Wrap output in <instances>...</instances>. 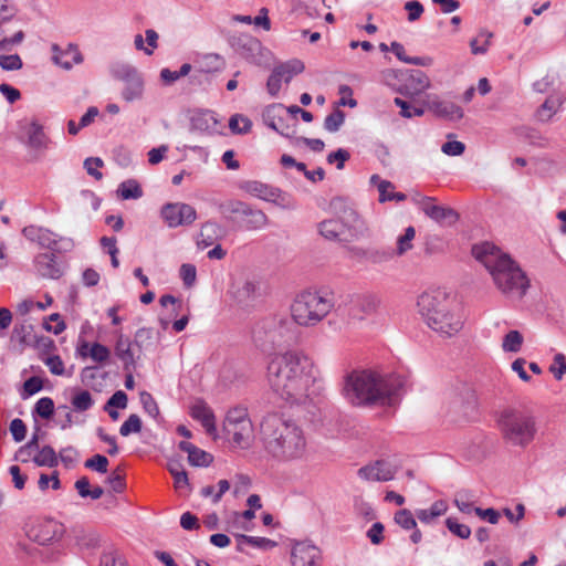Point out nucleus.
I'll return each mask as SVG.
<instances>
[{
  "label": "nucleus",
  "instance_id": "1",
  "mask_svg": "<svg viewBox=\"0 0 566 566\" xmlns=\"http://www.w3.org/2000/svg\"><path fill=\"white\" fill-rule=\"evenodd\" d=\"M312 360L302 350L275 354L268 365L271 388L289 403H304L314 384Z\"/></svg>",
  "mask_w": 566,
  "mask_h": 566
},
{
  "label": "nucleus",
  "instance_id": "2",
  "mask_svg": "<svg viewBox=\"0 0 566 566\" xmlns=\"http://www.w3.org/2000/svg\"><path fill=\"white\" fill-rule=\"evenodd\" d=\"M405 379L400 375H380L371 370H353L344 377L342 394L356 407L394 406Z\"/></svg>",
  "mask_w": 566,
  "mask_h": 566
},
{
  "label": "nucleus",
  "instance_id": "3",
  "mask_svg": "<svg viewBox=\"0 0 566 566\" xmlns=\"http://www.w3.org/2000/svg\"><path fill=\"white\" fill-rule=\"evenodd\" d=\"M259 434L264 452L276 462L303 460L307 453V439L303 428L279 413L272 412L263 417Z\"/></svg>",
  "mask_w": 566,
  "mask_h": 566
},
{
  "label": "nucleus",
  "instance_id": "4",
  "mask_svg": "<svg viewBox=\"0 0 566 566\" xmlns=\"http://www.w3.org/2000/svg\"><path fill=\"white\" fill-rule=\"evenodd\" d=\"M473 256L483 263L497 289L509 297L522 298L530 281L520 265L493 243L483 242L472 248Z\"/></svg>",
  "mask_w": 566,
  "mask_h": 566
},
{
  "label": "nucleus",
  "instance_id": "5",
  "mask_svg": "<svg viewBox=\"0 0 566 566\" xmlns=\"http://www.w3.org/2000/svg\"><path fill=\"white\" fill-rule=\"evenodd\" d=\"M417 305L427 325L441 336L452 337L463 328L460 308L446 293H423Z\"/></svg>",
  "mask_w": 566,
  "mask_h": 566
},
{
  "label": "nucleus",
  "instance_id": "6",
  "mask_svg": "<svg viewBox=\"0 0 566 566\" xmlns=\"http://www.w3.org/2000/svg\"><path fill=\"white\" fill-rule=\"evenodd\" d=\"M335 306L334 294L326 290L304 291L291 305V315L295 324L311 327L322 322Z\"/></svg>",
  "mask_w": 566,
  "mask_h": 566
},
{
  "label": "nucleus",
  "instance_id": "7",
  "mask_svg": "<svg viewBox=\"0 0 566 566\" xmlns=\"http://www.w3.org/2000/svg\"><path fill=\"white\" fill-rule=\"evenodd\" d=\"M295 323L287 316L262 319L253 331V342L263 353H273L295 340Z\"/></svg>",
  "mask_w": 566,
  "mask_h": 566
},
{
  "label": "nucleus",
  "instance_id": "8",
  "mask_svg": "<svg viewBox=\"0 0 566 566\" xmlns=\"http://www.w3.org/2000/svg\"><path fill=\"white\" fill-rule=\"evenodd\" d=\"M497 424L504 441L514 447H527L536 433L534 417L528 411L516 408L501 411Z\"/></svg>",
  "mask_w": 566,
  "mask_h": 566
},
{
  "label": "nucleus",
  "instance_id": "9",
  "mask_svg": "<svg viewBox=\"0 0 566 566\" xmlns=\"http://www.w3.org/2000/svg\"><path fill=\"white\" fill-rule=\"evenodd\" d=\"M223 430L231 437L232 443L241 449H248L253 440V424L249 417L248 409L237 406L228 410Z\"/></svg>",
  "mask_w": 566,
  "mask_h": 566
},
{
  "label": "nucleus",
  "instance_id": "10",
  "mask_svg": "<svg viewBox=\"0 0 566 566\" xmlns=\"http://www.w3.org/2000/svg\"><path fill=\"white\" fill-rule=\"evenodd\" d=\"M329 206L334 214L340 219L345 234L348 233L350 239L368 235L369 229L365 220L345 199L334 198Z\"/></svg>",
  "mask_w": 566,
  "mask_h": 566
},
{
  "label": "nucleus",
  "instance_id": "11",
  "mask_svg": "<svg viewBox=\"0 0 566 566\" xmlns=\"http://www.w3.org/2000/svg\"><path fill=\"white\" fill-rule=\"evenodd\" d=\"M22 235L30 242L38 243L41 248L53 252L69 251L73 247L70 239L59 238L51 230L34 224L27 226L22 229Z\"/></svg>",
  "mask_w": 566,
  "mask_h": 566
},
{
  "label": "nucleus",
  "instance_id": "12",
  "mask_svg": "<svg viewBox=\"0 0 566 566\" xmlns=\"http://www.w3.org/2000/svg\"><path fill=\"white\" fill-rule=\"evenodd\" d=\"M65 532L64 525L54 520H44L32 524L25 530L30 541L40 545H49L62 538Z\"/></svg>",
  "mask_w": 566,
  "mask_h": 566
},
{
  "label": "nucleus",
  "instance_id": "13",
  "mask_svg": "<svg viewBox=\"0 0 566 566\" xmlns=\"http://www.w3.org/2000/svg\"><path fill=\"white\" fill-rule=\"evenodd\" d=\"M227 210L232 213L244 218L242 227L249 231L263 229L269 223L268 216L260 209H255L247 202L240 200H232L227 203Z\"/></svg>",
  "mask_w": 566,
  "mask_h": 566
},
{
  "label": "nucleus",
  "instance_id": "14",
  "mask_svg": "<svg viewBox=\"0 0 566 566\" xmlns=\"http://www.w3.org/2000/svg\"><path fill=\"white\" fill-rule=\"evenodd\" d=\"M400 465L390 459H380L358 470L359 478L366 481L387 482L395 478Z\"/></svg>",
  "mask_w": 566,
  "mask_h": 566
},
{
  "label": "nucleus",
  "instance_id": "15",
  "mask_svg": "<svg viewBox=\"0 0 566 566\" xmlns=\"http://www.w3.org/2000/svg\"><path fill=\"white\" fill-rule=\"evenodd\" d=\"M160 214L170 228L191 224L197 218L195 208L182 202L166 203Z\"/></svg>",
  "mask_w": 566,
  "mask_h": 566
},
{
  "label": "nucleus",
  "instance_id": "16",
  "mask_svg": "<svg viewBox=\"0 0 566 566\" xmlns=\"http://www.w3.org/2000/svg\"><path fill=\"white\" fill-rule=\"evenodd\" d=\"M381 304L379 295L367 292L353 295L348 308V315L354 319H364L377 312Z\"/></svg>",
  "mask_w": 566,
  "mask_h": 566
},
{
  "label": "nucleus",
  "instance_id": "17",
  "mask_svg": "<svg viewBox=\"0 0 566 566\" xmlns=\"http://www.w3.org/2000/svg\"><path fill=\"white\" fill-rule=\"evenodd\" d=\"M293 566H319L322 554L310 541H296L291 552Z\"/></svg>",
  "mask_w": 566,
  "mask_h": 566
},
{
  "label": "nucleus",
  "instance_id": "18",
  "mask_svg": "<svg viewBox=\"0 0 566 566\" xmlns=\"http://www.w3.org/2000/svg\"><path fill=\"white\" fill-rule=\"evenodd\" d=\"M285 107L281 103H274L266 106L262 113L264 124L279 133L280 135L291 138L295 129L291 128L284 120Z\"/></svg>",
  "mask_w": 566,
  "mask_h": 566
},
{
  "label": "nucleus",
  "instance_id": "19",
  "mask_svg": "<svg viewBox=\"0 0 566 566\" xmlns=\"http://www.w3.org/2000/svg\"><path fill=\"white\" fill-rule=\"evenodd\" d=\"M117 76L125 82L122 96L126 102H133L142 97L144 81L135 67L125 65L117 72Z\"/></svg>",
  "mask_w": 566,
  "mask_h": 566
},
{
  "label": "nucleus",
  "instance_id": "20",
  "mask_svg": "<svg viewBox=\"0 0 566 566\" xmlns=\"http://www.w3.org/2000/svg\"><path fill=\"white\" fill-rule=\"evenodd\" d=\"M420 208L423 213L440 224L451 226L459 219L455 210L449 207H443L434 203V198L424 197L420 202Z\"/></svg>",
  "mask_w": 566,
  "mask_h": 566
},
{
  "label": "nucleus",
  "instance_id": "21",
  "mask_svg": "<svg viewBox=\"0 0 566 566\" xmlns=\"http://www.w3.org/2000/svg\"><path fill=\"white\" fill-rule=\"evenodd\" d=\"M190 130L205 135L222 134V126L212 111H201L196 113L190 119Z\"/></svg>",
  "mask_w": 566,
  "mask_h": 566
},
{
  "label": "nucleus",
  "instance_id": "22",
  "mask_svg": "<svg viewBox=\"0 0 566 566\" xmlns=\"http://www.w3.org/2000/svg\"><path fill=\"white\" fill-rule=\"evenodd\" d=\"M426 107L441 118L455 120L463 117V111L460 106L453 102L440 99L439 97L429 98L426 102Z\"/></svg>",
  "mask_w": 566,
  "mask_h": 566
},
{
  "label": "nucleus",
  "instance_id": "23",
  "mask_svg": "<svg viewBox=\"0 0 566 566\" xmlns=\"http://www.w3.org/2000/svg\"><path fill=\"white\" fill-rule=\"evenodd\" d=\"M34 266L38 274L44 279L57 280L62 276L53 251L52 253H39L34 258Z\"/></svg>",
  "mask_w": 566,
  "mask_h": 566
},
{
  "label": "nucleus",
  "instance_id": "24",
  "mask_svg": "<svg viewBox=\"0 0 566 566\" xmlns=\"http://www.w3.org/2000/svg\"><path fill=\"white\" fill-rule=\"evenodd\" d=\"M52 52L53 62L65 70H70L73 64H78L83 61L81 52L73 44H69L65 50H62L57 44H53Z\"/></svg>",
  "mask_w": 566,
  "mask_h": 566
},
{
  "label": "nucleus",
  "instance_id": "25",
  "mask_svg": "<svg viewBox=\"0 0 566 566\" xmlns=\"http://www.w3.org/2000/svg\"><path fill=\"white\" fill-rule=\"evenodd\" d=\"M190 416L202 424L208 434H216V417L211 408L203 400H198L192 405Z\"/></svg>",
  "mask_w": 566,
  "mask_h": 566
},
{
  "label": "nucleus",
  "instance_id": "26",
  "mask_svg": "<svg viewBox=\"0 0 566 566\" xmlns=\"http://www.w3.org/2000/svg\"><path fill=\"white\" fill-rule=\"evenodd\" d=\"M318 233L328 241H348L349 239L343 238L345 234L342 221L338 217L325 219L317 223Z\"/></svg>",
  "mask_w": 566,
  "mask_h": 566
},
{
  "label": "nucleus",
  "instance_id": "27",
  "mask_svg": "<svg viewBox=\"0 0 566 566\" xmlns=\"http://www.w3.org/2000/svg\"><path fill=\"white\" fill-rule=\"evenodd\" d=\"M223 234L224 230L219 223L207 221L201 226L197 244L200 249H206L220 240Z\"/></svg>",
  "mask_w": 566,
  "mask_h": 566
},
{
  "label": "nucleus",
  "instance_id": "28",
  "mask_svg": "<svg viewBox=\"0 0 566 566\" xmlns=\"http://www.w3.org/2000/svg\"><path fill=\"white\" fill-rule=\"evenodd\" d=\"M240 188L265 201H274L280 192L279 189L256 180L244 181Z\"/></svg>",
  "mask_w": 566,
  "mask_h": 566
},
{
  "label": "nucleus",
  "instance_id": "29",
  "mask_svg": "<svg viewBox=\"0 0 566 566\" xmlns=\"http://www.w3.org/2000/svg\"><path fill=\"white\" fill-rule=\"evenodd\" d=\"M27 145L35 150H44L48 148L50 139L43 130V126L36 120L31 122L27 128Z\"/></svg>",
  "mask_w": 566,
  "mask_h": 566
},
{
  "label": "nucleus",
  "instance_id": "30",
  "mask_svg": "<svg viewBox=\"0 0 566 566\" xmlns=\"http://www.w3.org/2000/svg\"><path fill=\"white\" fill-rule=\"evenodd\" d=\"M453 408L468 416L476 407V397L474 390L463 385L460 392L452 401Z\"/></svg>",
  "mask_w": 566,
  "mask_h": 566
},
{
  "label": "nucleus",
  "instance_id": "31",
  "mask_svg": "<svg viewBox=\"0 0 566 566\" xmlns=\"http://www.w3.org/2000/svg\"><path fill=\"white\" fill-rule=\"evenodd\" d=\"M133 344L134 342L132 343L129 338L123 335H120L116 342L115 354L123 361L125 370H130L135 367V357L132 350Z\"/></svg>",
  "mask_w": 566,
  "mask_h": 566
},
{
  "label": "nucleus",
  "instance_id": "32",
  "mask_svg": "<svg viewBox=\"0 0 566 566\" xmlns=\"http://www.w3.org/2000/svg\"><path fill=\"white\" fill-rule=\"evenodd\" d=\"M235 537L238 542L237 549L239 552H243V545H250L260 549H271L277 545L275 541L266 537H254L245 534H238Z\"/></svg>",
  "mask_w": 566,
  "mask_h": 566
},
{
  "label": "nucleus",
  "instance_id": "33",
  "mask_svg": "<svg viewBox=\"0 0 566 566\" xmlns=\"http://www.w3.org/2000/svg\"><path fill=\"white\" fill-rule=\"evenodd\" d=\"M305 69L301 60L294 59L275 66V70L281 74L282 80L289 83L293 76L302 73Z\"/></svg>",
  "mask_w": 566,
  "mask_h": 566
},
{
  "label": "nucleus",
  "instance_id": "34",
  "mask_svg": "<svg viewBox=\"0 0 566 566\" xmlns=\"http://www.w3.org/2000/svg\"><path fill=\"white\" fill-rule=\"evenodd\" d=\"M33 462L38 467L54 468L59 464V458L51 446H44L33 457Z\"/></svg>",
  "mask_w": 566,
  "mask_h": 566
},
{
  "label": "nucleus",
  "instance_id": "35",
  "mask_svg": "<svg viewBox=\"0 0 566 566\" xmlns=\"http://www.w3.org/2000/svg\"><path fill=\"white\" fill-rule=\"evenodd\" d=\"M167 469L174 478L176 489H182L189 485L188 474L178 460H169Z\"/></svg>",
  "mask_w": 566,
  "mask_h": 566
},
{
  "label": "nucleus",
  "instance_id": "36",
  "mask_svg": "<svg viewBox=\"0 0 566 566\" xmlns=\"http://www.w3.org/2000/svg\"><path fill=\"white\" fill-rule=\"evenodd\" d=\"M562 106V101L559 97L549 96L546 98V101L542 104V106L537 109V118L541 122H548L554 114L558 112V109Z\"/></svg>",
  "mask_w": 566,
  "mask_h": 566
},
{
  "label": "nucleus",
  "instance_id": "37",
  "mask_svg": "<svg viewBox=\"0 0 566 566\" xmlns=\"http://www.w3.org/2000/svg\"><path fill=\"white\" fill-rule=\"evenodd\" d=\"M118 193L124 200L139 199L143 196V190L136 180L128 179L119 185Z\"/></svg>",
  "mask_w": 566,
  "mask_h": 566
},
{
  "label": "nucleus",
  "instance_id": "38",
  "mask_svg": "<svg viewBox=\"0 0 566 566\" xmlns=\"http://www.w3.org/2000/svg\"><path fill=\"white\" fill-rule=\"evenodd\" d=\"M71 403L74 410L83 412L93 407L94 400L90 391L78 390L73 395Z\"/></svg>",
  "mask_w": 566,
  "mask_h": 566
},
{
  "label": "nucleus",
  "instance_id": "39",
  "mask_svg": "<svg viewBox=\"0 0 566 566\" xmlns=\"http://www.w3.org/2000/svg\"><path fill=\"white\" fill-rule=\"evenodd\" d=\"M523 336L518 331H510L503 338L502 348L506 353H517L521 350Z\"/></svg>",
  "mask_w": 566,
  "mask_h": 566
},
{
  "label": "nucleus",
  "instance_id": "40",
  "mask_svg": "<svg viewBox=\"0 0 566 566\" xmlns=\"http://www.w3.org/2000/svg\"><path fill=\"white\" fill-rule=\"evenodd\" d=\"M251 127L252 122L241 114H234L229 119V128L233 134H247Z\"/></svg>",
  "mask_w": 566,
  "mask_h": 566
},
{
  "label": "nucleus",
  "instance_id": "41",
  "mask_svg": "<svg viewBox=\"0 0 566 566\" xmlns=\"http://www.w3.org/2000/svg\"><path fill=\"white\" fill-rule=\"evenodd\" d=\"M416 230L413 227H408L405 230V234L397 239L396 254L401 256L412 249V240L415 239Z\"/></svg>",
  "mask_w": 566,
  "mask_h": 566
},
{
  "label": "nucleus",
  "instance_id": "42",
  "mask_svg": "<svg viewBox=\"0 0 566 566\" xmlns=\"http://www.w3.org/2000/svg\"><path fill=\"white\" fill-rule=\"evenodd\" d=\"M345 122V113L339 108H335L329 115L325 117L324 128L329 133L339 130Z\"/></svg>",
  "mask_w": 566,
  "mask_h": 566
},
{
  "label": "nucleus",
  "instance_id": "43",
  "mask_svg": "<svg viewBox=\"0 0 566 566\" xmlns=\"http://www.w3.org/2000/svg\"><path fill=\"white\" fill-rule=\"evenodd\" d=\"M33 327L29 324L15 325L12 331V338L22 345H31L33 339Z\"/></svg>",
  "mask_w": 566,
  "mask_h": 566
},
{
  "label": "nucleus",
  "instance_id": "44",
  "mask_svg": "<svg viewBox=\"0 0 566 566\" xmlns=\"http://www.w3.org/2000/svg\"><path fill=\"white\" fill-rule=\"evenodd\" d=\"M142 419L138 415L132 413L120 426L119 433L123 437H128L132 433H139L142 431Z\"/></svg>",
  "mask_w": 566,
  "mask_h": 566
},
{
  "label": "nucleus",
  "instance_id": "45",
  "mask_svg": "<svg viewBox=\"0 0 566 566\" xmlns=\"http://www.w3.org/2000/svg\"><path fill=\"white\" fill-rule=\"evenodd\" d=\"M394 188H395V186L392 182L380 181V184L378 185L379 201L380 202L391 201V200L405 201L407 199V196L402 192L391 191L390 195H386V189H394Z\"/></svg>",
  "mask_w": 566,
  "mask_h": 566
},
{
  "label": "nucleus",
  "instance_id": "46",
  "mask_svg": "<svg viewBox=\"0 0 566 566\" xmlns=\"http://www.w3.org/2000/svg\"><path fill=\"white\" fill-rule=\"evenodd\" d=\"M188 461L192 467H208L212 463L213 457L212 454L196 448L188 455Z\"/></svg>",
  "mask_w": 566,
  "mask_h": 566
},
{
  "label": "nucleus",
  "instance_id": "47",
  "mask_svg": "<svg viewBox=\"0 0 566 566\" xmlns=\"http://www.w3.org/2000/svg\"><path fill=\"white\" fill-rule=\"evenodd\" d=\"M34 412L43 419H50L54 413V401L50 397L39 399Z\"/></svg>",
  "mask_w": 566,
  "mask_h": 566
},
{
  "label": "nucleus",
  "instance_id": "48",
  "mask_svg": "<svg viewBox=\"0 0 566 566\" xmlns=\"http://www.w3.org/2000/svg\"><path fill=\"white\" fill-rule=\"evenodd\" d=\"M491 36L492 33L481 32L478 38L472 39L470 41L471 52L475 55L486 53Z\"/></svg>",
  "mask_w": 566,
  "mask_h": 566
},
{
  "label": "nucleus",
  "instance_id": "49",
  "mask_svg": "<svg viewBox=\"0 0 566 566\" xmlns=\"http://www.w3.org/2000/svg\"><path fill=\"white\" fill-rule=\"evenodd\" d=\"M446 525L448 527V530L455 536L462 538V539H467L470 537L471 535V528L465 525V524H461L459 523L455 518L453 517H448L446 520Z\"/></svg>",
  "mask_w": 566,
  "mask_h": 566
},
{
  "label": "nucleus",
  "instance_id": "50",
  "mask_svg": "<svg viewBox=\"0 0 566 566\" xmlns=\"http://www.w3.org/2000/svg\"><path fill=\"white\" fill-rule=\"evenodd\" d=\"M395 522L405 530H412L417 526L412 513L407 509H402L395 514Z\"/></svg>",
  "mask_w": 566,
  "mask_h": 566
},
{
  "label": "nucleus",
  "instance_id": "51",
  "mask_svg": "<svg viewBox=\"0 0 566 566\" xmlns=\"http://www.w3.org/2000/svg\"><path fill=\"white\" fill-rule=\"evenodd\" d=\"M85 468L94 470L98 473H106L108 467V459L102 454H95L87 459L84 463Z\"/></svg>",
  "mask_w": 566,
  "mask_h": 566
},
{
  "label": "nucleus",
  "instance_id": "52",
  "mask_svg": "<svg viewBox=\"0 0 566 566\" xmlns=\"http://www.w3.org/2000/svg\"><path fill=\"white\" fill-rule=\"evenodd\" d=\"M140 402L145 412H147L150 417L157 418L159 416L158 405L149 392H140Z\"/></svg>",
  "mask_w": 566,
  "mask_h": 566
},
{
  "label": "nucleus",
  "instance_id": "53",
  "mask_svg": "<svg viewBox=\"0 0 566 566\" xmlns=\"http://www.w3.org/2000/svg\"><path fill=\"white\" fill-rule=\"evenodd\" d=\"M103 165L104 163L99 157H90L84 160V168L87 174L96 180H101L103 178V174L98 170Z\"/></svg>",
  "mask_w": 566,
  "mask_h": 566
},
{
  "label": "nucleus",
  "instance_id": "54",
  "mask_svg": "<svg viewBox=\"0 0 566 566\" xmlns=\"http://www.w3.org/2000/svg\"><path fill=\"white\" fill-rule=\"evenodd\" d=\"M180 277L184 282V285L187 287H191L197 279V269L193 264L185 263L180 266Z\"/></svg>",
  "mask_w": 566,
  "mask_h": 566
},
{
  "label": "nucleus",
  "instance_id": "55",
  "mask_svg": "<svg viewBox=\"0 0 566 566\" xmlns=\"http://www.w3.org/2000/svg\"><path fill=\"white\" fill-rule=\"evenodd\" d=\"M549 370L557 380H560L566 373V356L562 353L556 354Z\"/></svg>",
  "mask_w": 566,
  "mask_h": 566
},
{
  "label": "nucleus",
  "instance_id": "56",
  "mask_svg": "<svg viewBox=\"0 0 566 566\" xmlns=\"http://www.w3.org/2000/svg\"><path fill=\"white\" fill-rule=\"evenodd\" d=\"M128 398L123 390L115 391L104 406V410L108 408L125 409L127 407Z\"/></svg>",
  "mask_w": 566,
  "mask_h": 566
},
{
  "label": "nucleus",
  "instance_id": "57",
  "mask_svg": "<svg viewBox=\"0 0 566 566\" xmlns=\"http://www.w3.org/2000/svg\"><path fill=\"white\" fill-rule=\"evenodd\" d=\"M22 65V60L18 54L0 55V66L4 71H17Z\"/></svg>",
  "mask_w": 566,
  "mask_h": 566
},
{
  "label": "nucleus",
  "instance_id": "58",
  "mask_svg": "<svg viewBox=\"0 0 566 566\" xmlns=\"http://www.w3.org/2000/svg\"><path fill=\"white\" fill-rule=\"evenodd\" d=\"M349 158H350V154L348 150L338 148L336 151L328 154L327 163L328 164L336 163V168L340 170L344 168L345 161H347Z\"/></svg>",
  "mask_w": 566,
  "mask_h": 566
},
{
  "label": "nucleus",
  "instance_id": "59",
  "mask_svg": "<svg viewBox=\"0 0 566 566\" xmlns=\"http://www.w3.org/2000/svg\"><path fill=\"white\" fill-rule=\"evenodd\" d=\"M10 432L14 441L21 442L27 436V426L21 419L15 418L10 423Z\"/></svg>",
  "mask_w": 566,
  "mask_h": 566
},
{
  "label": "nucleus",
  "instance_id": "60",
  "mask_svg": "<svg viewBox=\"0 0 566 566\" xmlns=\"http://www.w3.org/2000/svg\"><path fill=\"white\" fill-rule=\"evenodd\" d=\"M91 358L96 363H104L109 357V349L99 343H94L90 350Z\"/></svg>",
  "mask_w": 566,
  "mask_h": 566
},
{
  "label": "nucleus",
  "instance_id": "61",
  "mask_svg": "<svg viewBox=\"0 0 566 566\" xmlns=\"http://www.w3.org/2000/svg\"><path fill=\"white\" fill-rule=\"evenodd\" d=\"M42 388H43L42 379L38 376H32L24 381L23 391H24L25 396L24 395H22V396H23V398H25L28 396H32V395L39 392Z\"/></svg>",
  "mask_w": 566,
  "mask_h": 566
},
{
  "label": "nucleus",
  "instance_id": "62",
  "mask_svg": "<svg viewBox=\"0 0 566 566\" xmlns=\"http://www.w3.org/2000/svg\"><path fill=\"white\" fill-rule=\"evenodd\" d=\"M125 563V559L118 554L117 551L104 552L101 556V566H119V564Z\"/></svg>",
  "mask_w": 566,
  "mask_h": 566
},
{
  "label": "nucleus",
  "instance_id": "63",
  "mask_svg": "<svg viewBox=\"0 0 566 566\" xmlns=\"http://www.w3.org/2000/svg\"><path fill=\"white\" fill-rule=\"evenodd\" d=\"M405 9L408 11V20L413 22L418 20L423 13V6L418 0H410L405 3Z\"/></svg>",
  "mask_w": 566,
  "mask_h": 566
},
{
  "label": "nucleus",
  "instance_id": "64",
  "mask_svg": "<svg viewBox=\"0 0 566 566\" xmlns=\"http://www.w3.org/2000/svg\"><path fill=\"white\" fill-rule=\"evenodd\" d=\"M474 513L481 520L488 521L491 524H497V522L501 517V513L492 507H489V509L475 507Z\"/></svg>",
  "mask_w": 566,
  "mask_h": 566
}]
</instances>
